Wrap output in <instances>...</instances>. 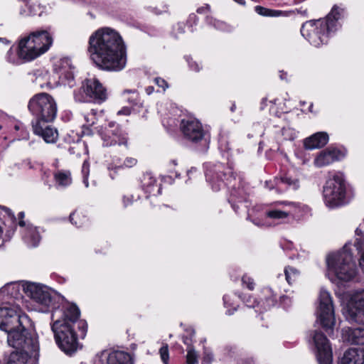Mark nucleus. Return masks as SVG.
<instances>
[{"mask_svg": "<svg viewBox=\"0 0 364 364\" xmlns=\"http://www.w3.org/2000/svg\"><path fill=\"white\" fill-rule=\"evenodd\" d=\"M87 51L100 69L119 72L127 64V48L120 34L110 28L94 32L89 38Z\"/></svg>", "mask_w": 364, "mask_h": 364, "instance_id": "f257e3e1", "label": "nucleus"}, {"mask_svg": "<svg viewBox=\"0 0 364 364\" xmlns=\"http://www.w3.org/2000/svg\"><path fill=\"white\" fill-rule=\"evenodd\" d=\"M80 315L77 306L70 304L52 311L51 330L57 345L65 353L76 351L78 337L84 338L86 335L87 325Z\"/></svg>", "mask_w": 364, "mask_h": 364, "instance_id": "f03ea898", "label": "nucleus"}, {"mask_svg": "<svg viewBox=\"0 0 364 364\" xmlns=\"http://www.w3.org/2000/svg\"><path fill=\"white\" fill-rule=\"evenodd\" d=\"M343 16V9L334 5L325 18L311 20L304 23L301 28V35L314 46L326 44L331 33L338 26V20Z\"/></svg>", "mask_w": 364, "mask_h": 364, "instance_id": "7ed1b4c3", "label": "nucleus"}, {"mask_svg": "<svg viewBox=\"0 0 364 364\" xmlns=\"http://www.w3.org/2000/svg\"><path fill=\"white\" fill-rule=\"evenodd\" d=\"M329 271L340 281L348 282L356 274V265L346 245L342 251L330 255L327 258Z\"/></svg>", "mask_w": 364, "mask_h": 364, "instance_id": "20e7f679", "label": "nucleus"}, {"mask_svg": "<svg viewBox=\"0 0 364 364\" xmlns=\"http://www.w3.org/2000/svg\"><path fill=\"white\" fill-rule=\"evenodd\" d=\"M31 325L20 326L7 333V343L16 350L31 353V355L36 357L38 355L39 343L37 334L29 328Z\"/></svg>", "mask_w": 364, "mask_h": 364, "instance_id": "39448f33", "label": "nucleus"}, {"mask_svg": "<svg viewBox=\"0 0 364 364\" xmlns=\"http://www.w3.org/2000/svg\"><path fill=\"white\" fill-rule=\"evenodd\" d=\"M28 108L35 117L33 122H52L57 115V103L51 95L46 92L33 95L28 102Z\"/></svg>", "mask_w": 364, "mask_h": 364, "instance_id": "423d86ee", "label": "nucleus"}, {"mask_svg": "<svg viewBox=\"0 0 364 364\" xmlns=\"http://www.w3.org/2000/svg\"><path fill=\"white\" fill-rule=\"evenodd\" d=\"M346 190L345 180L342 174H335L333 178L326 181L323 186L325 204L331 208L344 205L346 203Z\"/></svg>", "mask_w": 364, "mask_h": 364, "instance_id": "0eeeda50", "label": "nucleus"}, {"mask_svg": "<svg viewBox=\"0 0 364 364\" xmlns=\"http://www.w3.org/2000/svg\"><path fill=\"white\" fill-rule=\"evenodd\" d=\"M31 320L22 313L19 306L15 305H6L0 306V329L6 333L16 328L30 325Z\"/></svg>", "mask_w": 364, "mask_h": 364, "instance_id": "6e6552de", "label": "nucleus"}, {"mask_svg": "<svg viewBox=\"0 0 364 364\" xmlns=\"http://www.w3.org/2000/svg\"><path fill=\"white\" fill-rule=\"evenodd\" d=\"M23 290L28 296L37 303L46 307H51L52 311L55 309H61L58 304L61 300L60 297L46 286L29 283L23 287Z\"/></svg>", "mask_w": 364, "mask_h": 364, "instance_id": "1a4fd4ad", "label": "nucleus"}, {"mask_svg": "<svg viewBox=\"0 0 364 364\" xmlns=\"http://www.w3.org/2000/svg\"><path fill=\"white\" fill-rule=\"evenodd\" d=\"M75 99L80 102H92L102 103L107 99V91L97 79H85L77 92L75 93Z\"/></svg>", "mask_w": 364, "mask_h": 364, "instance_id": "9d476101", "label": "nucleus"}, {"mask_svg": "<svg viewBox=\"0 0 364 364\" xmlns=\"http://www.w3.org/2000/svg\"><path fill=\"white\" fill-rule=\"evenodd\" d=\"M183 137L194 144H200L207 149L210 142V135L205 131L201 123L196 119H183L180 124Z\"/></svg>", "mask_w": 364, "mask_h": 364, "instance_id": "9b49d317", "label": "nucleus"}, {"mask_svg": "<svg viewBox=\"0 0 364 364\" xmlns=\"http://www.w3.org/2000/svg\"><path fill=\"white\" fill-rule=\"evenodd\" d=\"M318 302L317 321L320 323L324 331L328 335H331L335 325V317L330 294L327 291L321 289L319 294Z\"/></svg>", "mask_w": 364, "mask_h": 364, "instance_id": "f8f14e48", "label": "nucleus"}, {"mask_svg": "<svg viewBox=\"0 0 364 364\" xmlns=\"http://www.w3.org/2000/svg\"><path fill=\"white\" fill-rule=\"evenodd\" d=\"M313 339L317 349L316 358L318 363L332 364V350L326 336L323 333L315 331Z\"/></svg>", "mask_w": 364, "mask_h": 364, "instance_id": "ddd939ff", "label": "nucleus"}, {"mask_svg": "<svg viewBox=\"0 0 364 364\" xmlns=\"http://www.w3.org/2000/svg\"><path fill=\"white\" fill-rule=\"evenodd\" d=\"M108 127L103 138L104 145L107 146L114 145L127 146V134L122 128L114 122H110L108 124Z\"/></svg>", "mask_w": 364, "mask_h": 364, "instance_id": "4468645a", "label": "nucleus"}, {"mask_svg": "<svg viewBox=\"0 0 364 364\" xmlns=\"http://www.w3.org/2000/svg\"><path fill=\"white\" fill-rule=\"evenodd\" d=\"M93 364H131V357L124 351H104L95 356Z\"/></svg>", "mask_w": 364, "mask_h": 364, "instance_id": "2eb2a0df", "label": "nucleus"}, {"mask_svg": "<svg viewBox=\"0 0 364 364\" xmlns=\"http://www.w3.org/2000/svg\"><path fill=\"white\" fill-rule=\"evenodd\" d=\"M346 317L349 321L352 322H363L364 291L355 296L353 300L348 304Z\"/></svg>", "mask_w": 364, "mask_h": 364, "instance_id": "dca6fc26", "label": "nucleus"}, {"mask_svg": "<svg viewBox=\"0 0 364 364\" xmlns=\"http://www.w3.org/2000/svg\"><path fill=\"white\" fill-rule=\"evenodd\" d=\"M28 38L31 40L33 46L38 53V57L46 52L53 43L51 36L46 31L33 32Z\"/></svg>", "mask_w": 364, "mask_h": 364, "instance_id": "f3484780", "label": "nucleus"}, {"mask_svg": "<svg viewBox=\"0 0 364 364\" xmlns=\"http://www.w3.org/2000/svg\"><path fill=\"white\" fill-rule=\"evenodd\" d=\"M46 122H32L34 134L41 136L46 143H55L58 132L55 128L47 124Z\"/></svg>", "mask_w": 364, "mask_h": 364, "instance_id": "a211bd4d", "label": "nucleus"}, {"mask_svg": "<svg viewBox=\"0 0 364 364\" xmlns=\"http://www.w3.org/2000/svg\"><path fill=\"white\" fill-rule=\"evenodd\" d=\"M17 54L19 58L26 61L32 60L38 57L31 40L28 37L21 39L18 43Z\"/></svg>", "mask_w": 364, "mask_h": 364, "instance_id": "6ab92c4d", "label": "nucleus"}, {"mask_svg": "<svg viewBox=\"0 0 364 364\" xmlns=\"http://www.w3.org/2000/svg\"><path fill=\"white\" fill-rule=\"evenodd\" d=\"M343 339L352 345H364V328H344Z\"/></svg>", "mask_w": 364, "mask_h": 364, "instance_id": "aec40b11", "label": "nucleus"}, {"mask_svg": "<svg viewBox=\"0 0 364 364\" xmlns=\"http://www.w3.org/2000/svg\"><path fill=\"white\" fill-rule=\"evenodd\" d=\"M341 363V364H364V349L349 348L344 353Z\"/></svg>", "mask_w": 364, "mask_h": 364, "instance_id": "412c9836", "label": "nucleus"}, {"mask_svg": "<svg viewBox=\"0 0 364 364\" xmlns=\"http://www.w3.org/2000/svg\"><path fill=\"white\" fill-rule=\"evenodd\" d=\"M328 141V135L326 132H317L304 141L306 149H319L324 146Z\"/></svg>", "mask_w": 364, "mask_h": 364, "instance_id": "4be33fe9", "label": "nucleus"}, {"mask_svg": "<svg viewBox=\"0 0 364 364\" xmlns=\"http://www.w3.org/2000/svg\"><path fill=\"white\" fill-rule=\"evenodd\" d=\"M221 166H218L216 176H214L212 175L211 171H207L206 172V178L207 180L213 182L215 178H216L218 181V183L214 186H213V188L215 191H218L220 188V186L224 180H228L230 178L233 177L235 178V176H233V173L232 172L230 168H227L226 171L221 170Z\"/></svg>", "mask_w": 364, "mask_h": 364, "instance_id": "5701e85b", "label": "nucleus"}, {"mask_svg": "<svg viewBox=\"0 0 364 364\" xmlns=\"http://www.w3.org/2000/svg\"><path fill=\"white\" fill-rule=\"evenodd\" d=\"M338 154L339 151L336 149L323 151L316 158L314 164L318 167L329 165L336 160H338Z\"/></svg>", "mask_w": 364, "mask_h": 364, "instance_id": "b1692460", "label": "nucleus"}, {"mask_svg": "<svg viewBox=\"0 0 364 364\" xmlns=\"http://www.w3.org/2000/svg\"><path fill=\"white\" fill-rule=\"evenodd\" d=\"M31 356L34 355H31V353L16 350L9 355L6 364H26Z\"/></svg>", "mask_w": 364, "mask_h": 364, "instance_id": "393cba45", "label": "nucleus"}, {"mask_svg": "<svg viewBox=\"0 0 364 364\" xmlns=\"http://www.w3.org/2000/svg\"><path fill=\"white\" fill-rule=\"evenodd\" d=\"M55 182L61 186H67L72 182L71 174L69 171H58L54 173Z\"/></svg>", "mask_w": 364, "mask_h": 364, "instance_id": "a878e982", "label": "nucleus"}, {"mask_svg": "<svg viewBox=\"0 0 364 364\" xmlns=\"http://www.w3.org/2000/svg\"><path fill=\"white\" fill-rule=\"evenodd\" d=\"M26 237L28 240H30L28 242L31 246H36L41 240V236L36 229V228L30 227L28 230L26 235Z\"/></svg>", "mask_w": 364, "mask_h": 364, "instance_id": "bb28decb", "label": "nucleus"}, {"mask_svg": "<svg viewBox=\"0 0 364 364\" xmlns=\"http://www.w3.org/2000/svg\"><path fill=\"white\" fill-rule=\"evenodd\" d=\"M284 273L286 279L289 284L295 282L299 277V272L296 268L292 267H286L284 269Z\"/></svg>", "mask_w": 364, "mask_h": 364, "instance_id": "cd10ccee", "label": "nucleus"}, {"mask_svg": "<svg viewBox=\"0 0 364 364\" xmlns=\"http://www.w3.org/2000/svg\"><path fill=\"white\" fill-rule=\"evenodd\" d=\"M255 11L259 15L263 16H278L282 13L280 11L269 9L261 6H256Z\"/></svg>", "mask_w": 364, "mask_h": 364, "instance_id": "c85d7f7f", "label": "nucleus"}, {"mask_svg": "<svg viewBox=\"0 0 364 364\" xmlns=\"http://www.w3.org/2000/svg\"><path fill=\"white\" fill-rule=\"evenodd\" d=\"M70 220L77 227H81L86 223L87 219L81 213L75 211L70 214Z\"/></svg>", "mask_w": 364, "mask_h": 364, "instance_id": "c756f323", "label": "nucleus"}, {"mask_svg": "<svg viewBox=\"0 0 364 364\" xmlns=\"http://www.w3.org/2000/svg\"><path fill=\"white\" fill-rule=\"evenodd\" d=\"M267 217L274 220H283L288 218L289 213L280 210H271L266 212Z\"/></svg>", "mask_w": 364, "mask_h": 364, "instance_id": "7c9ffc66", "label": "nucleus"}, {"mask_svg": "<svg viewBox=\"0 0 364 364\" xmlns=\"http://www.w3.org/2000/svg\"><path fill=\"white\" fill-rule=\"evenodd\" d=\"M96 114L97 112L94 109H92L90 112H88L84 114V120L85 121V124H82L83 128H87L90 126H92L96 122Z\"/></svg>", "mask_w": 364, "mask_h": 364, "instance_id": "2f4dec72", "label": "nucleus"}, {"mask_svg": "<svg viewBox=\"0 0 364 364\" xmlns=\"http://www.w3.org/2000/svg\"><path fill=\"white\" fill-rule=\"evenodd\" d=\"M136 163L137 160L136 159L132 157H128L124 160V164L122 165H115L113 169H114V171L117 172L123 168H132L136 164Z\"/></svg>", "mask_w": 364, "mask_h": 364, "instance_id": "473e14b6", "label": "nucleus"}, {"mask_svg": "<svg viewBox=\"0 0 364 364\" xmlns=\"http://www.w3.org/2000/svg\"><path fill=\"white\" fill-rule=\"evenodd\" d=\"M186 363L187 364L198 363V355L192 347L187 348Z\"/></svg>", "mask_w": 364, "mask_h": 364, "instance_id": "72a5a7b5", "label": "nucleus"}, {"mask_svg": "<svg viewBox=\"0 0 364 364\" xmlns=\"http://www.w3.org/2000/svg\"><path fill=\"white\" fill-rule=\"evenodd\" d=\"M75 67L72 65L71 60L68 58H64L60 60L59 69L60 72H65L68 70H73Z\"/></svg>", "mask_w": 364, "mask_h": 364, "instance_id": "f704fd0d", "label": "nucleus"}, {"mask_svg": "<svg viewBox=\"0 0 364 364\" xmlns=\"http://www.w3.org/2000/svg\"><path fill=\"white\" fill-rule=\"evenodd\" d=\"M159 354L161 356V359L164 364L168 363L169 359V353H168V346L165 343L162 346V347L159 349Z\"/></svg>", "mask_w": 364, "mask_h": 364, "instance_id": "c9c22d12", "label": "nucleus"}, {"mask_svg": "<svg viewBox=\"0 0 364 364\" xmlns=\"http://www.w3.org/2000/svg\"><path fill=\"white\" fill-rule=\"evenodd\" d=\"M90 173V164L87 161H85L82 166V174L83 178V183L86 187H88V176Z\"/></svg>", "mask_w": 364, "mask_h": 364, "instance_id": "e433bc0d", "label": "nucleus"}, {"mask_svg": "<svg viewBox=\"0 0 364 364\" xmlns=\"http://www.w3.org/2000/svg\"><path fill=\"white\" fill-rule=\"evenodd\" d=\"M211 23L213 25V26L215 28H217L218 30H222V31H229L230 30V26L223 21L215 19V20H213V22H211Z\"/></svg>", "mask_w": 364, "mask_h": 364, "instance_id": "4c0bfd02", "label": "nucleus"}, {"mask_svg": "<svg viewBox=\"0 0 364 364\" xmlns=\"http://www.w3.org/2000/svg\"><path fill=\"white\" fill-rule=\"evenodd\" d=\"M282 133L284 138L289 140H293L296 137L295 132L290 128H283Z\"/></svg>", "mask_w": 364, "mask_h": 364, "instance_id": "58836bf2", "label": "nucleus"}, {"mask_svg": "<svg viewBox=\"0 0 364 364\" xmlns=\"http://www.w3.org/2000/svg\"><path fill=\"white\" fill-rule=\"evenodd\" d=\"M154 82L159 87H161L164 91H165L168 87V82L161 77H156L154 79Z\"/></svg>", "mask_w": 364, "mask_h": 364, "instance_id": "ea45409f", "label": "nucleus"}, {"mask_svg": "<svg viewBox=\"0 0 364 364\" xmlns=\"http://www.w3.org/2000/svg\"><path fill=\"white\" fill-rule=\"evenodd\" d=\"M242 281L243 282V284H247V287L250 289V290H253L254 289V287H255V283L252 280V279L247 277V276H244L242 279Z\"/></svg>", "mask_w": 364, "mask_h": 364, "instance_id": "a19ab883", "label": "nucleus"}, {"mask_svg": "<svg viewBox=\"0 0 364 364\" xmlns=\"http://www.w3.org/2000/svg\"><path fill=\"white\" fill-rule=\"evenodd\" d=\"M188 62L189 67L192 70H193L196 72L200 71V68L199 65L196 61H193V60H188Z\"/></svg>", "mask_w": 364, "mask_h": 364, "instance_id": "79ce46f5", "label": "nucleus"}, {"mask_svg": "<svg viewBox=\"0 0 364 364\" xmlns=\"http://www.w3.org/2000/svg\"><path fill=\"white\" fill-rule=\"evenodd\" d=\"M132 113V109L129 107H124L117 112L118 115H129Z\"/></svg>", "mask_w": 364, "mask_h": 364, "instance_id": "37998d69", "label": "nucleus"}, {"mask_svg": "<svg viewBox=\"0 0 364 364\" xmlns=\"http://www.w3.org/2000/svg\"><path fill=\"white\" fill-rule=\"evenodd\" d=\"M60 74L62 75H64V77L68 80H73L74 78V75H73V70H68L67 71L65 72H61Z\"/></svg>", "mask_w": 364, "mask_h": 364, "instance_id": "c03bdc74", "label": "nucleus"}, {"mask_svg": "<svg viewBox=\"0 0 364 364\" xmlns=\"http://www.w3.org/2000/svg\"><path fill=\"white\" fill-rule=\"evenodd\" d=\"M355 246L356 247L358 250H360L363 249V242L360 238H357L355 242Z\"/></svg>", "mask_w": 364, "mask_h": 364, "instance_id": "a18cd8bd", "label": "nucleus"}, {"mask_svg": "<svg viewBox=\"0 0 364 364\" xmlns=\"http://www.w3.org/2000/svg\"><path fill=\"white\" fill-rule=\"evenodd\" d=\"M132 197L129 198V197L124 196V198H123V202H124V206L126 207V206L129 205V204H131L132 203Z\"/></svg>", "mask_w": 364, "mask_h": 364, "instance_id": "49530a36", "label": "nucleus"}, {"mask_svg": "<svg viewBox=\"0 0 364 364\" xmlns=\"http://www.w3.org/2000/svg\"><path fill=\"white\" fill-rule=\"evenodd\" d=\"M183 343L188 346V348L192 347L191 346V338L188 337H183Z\"/></svg>", "mask_w": 364, "mask_h": 364, "instance_id": "de8ad7c7", "label": "nucleus"}, {"mask_svg": "<svg viewBox=\"0 0 364 364\" xmlns=\"http://www.w3.org/2000/svg\"><path fill=\"white\" fill-rule=\"evenodd\" d=\"M154 90V88L153 86H149L146 88V92L148 95H151Z\"/></svg>", "mask_w": 364, "mask_h": 364, "instance_id": "09e8293b", "label": "nucleus"}, {"mask_svg": "<svg viewBox=\"0 0 364 364\" xmlns=\"http://www.w3.org/2000/svg\"><path fill=\"white\" fill-rule=\"evenodd\" d=\"M146 178H149V179H150V180H151V182H150V184H151V185H153L154 183H155L156 182V181L155 179L152 178H151V176H144V180H145V179H146Z\"/></svg>", "mask_w": 364, "mask_h": 364, "instance_id": "8fccbe9b", "label": "nucleus"}, {"mask_svg": "<svg viewBox=\"0 0 364 364\" xmlns=\"http://www.w3.org/2000/svg\"><path fill=\"white\" fill-rule=\"evenodd\" d=\"M170 163L173 166H176L178 164L177 161L176 159L171 160Z\"/></svg>", "mask_w": 364, "mask_h": 364, "instance_id": "3c124183", "label": "nucleus"}, {"mask_svg": "<svg viewBox=\"0 0 364 364\" xmlns=\"http://www.w3.org/2000/svg\"><path fill=\"white\" fill-rule=\"evenodd\" d=\"M235 108H236V106H235V104L234 103V104H232V105L230 107L231 112H234L235 110Z\"/></svg>", "mask_w": 364, "mask_h": 364, "instance_id": "603ef678", "label": "nucleus"}, {"mask_svg": "<svg viewBox=\"0 0 364 364\" xmlns=\"http://www.w3.org/2000/svg\"><path fill=\"white\" fill-rule=\"evenodd\" d=\"M287 75L286 73L282 72V74L280 75V78L282 80H284L285 79V76L284 75Z\"/></svg>", "mask_w": 364, "mask_h": 364, "instance_id": "864d4df0", "label": "nucleus"}, {"mask_svg": "<svg viewBox=\"0 0 364 364\" xmlns=\"http://www.w3.org/2000/svg\"><path fill=\"white\" fill-rule=\"evenodd\" d=\"M18 217H19V218L22 219L24 217V213L23 212H20L18 213Z\"/></svg>", "mask_w": 364, "mask_h": 364, "instance_id": "5fc2aeb1", "label": "nucleus"}, {"mask_svg": "<svg viewBox=\"0 0 364 364\" xmlns=\"http://www.w3.org/2000/svg\"><path fill=\"white\" fill-rule=\"evenodd\" d=\"M18 224L21 227L25 226V222L23 220H22L19 221Z\"/></svg>", "mask_w": 364, "mask_h": 364, "instance_id": "6e6d98bb", "label": "nucleus"}, {"mask_svg": "<svg viewBox=\"0 0 364 364\" xmlns=\"http://www.w3.org/2000/svg\"><path fill=\"white\" fill-rule=\"evenodd\" d=\"M355 233L358 235H360L362 234V232L361 230L359 229V228H357L356 230H355Z\"/></svg>", "mask_w": 364, "mask_h": 364, "instance_id": "4d7b16f0", "label": "nucleus"}, {"mask_svg": "<svg viewBox=\"0 0 364 364\" xmlns=\"http://www.w3.org/2000/svg\"><path fill=\"white\" fill-rule=\"evenodd\" d=\"M235 1L240 3V4H244V0H235Z\"/></svg>", "mask_w": 364, "mask_h": 364, "instance_id": "13d9d810", "label": "nucleus"}, {"mask_svg": "<svg viewBox=\"0 0 364 364\" xmlns=\"http://www.w3.org/2000/svg\"><path fill=\"white\" fill-rule=\"evenodd\" d=\"M312 107H313V103H311V104L310 105V107H309V111H310L311 112H313V111H312Z\"/></svg>", "mask_w": 364, "mask_h": 364, "instance_id": "bf43d9fd", "label": "nucleus"}, {"mask_svg": "<svg viewBox=\"0 0 364 364\" xmlns=\"http://www.w3.org/2000/svg\"><path fill=\"white\" fill-rule=\"evenodd\" d=\"M282 181L289 183L288 178L282 179Z\"/></svg>", "mask_w": 364, "mask_h": 364, "instance_id": "052dcab7", "label": "nucleus"}, {"mask_svg": "<svg viewBox=\"0 0 364 364\" xmlns=\"http://www.w3.org/2000/svg\"><path fill=\"white\" fill-rule=\"evenodd\" d=\"M228 315H231V314H232V311H231L230 310H228Z\"/></svg>", "mask_w": 364, "mask_h": 364, "instance_id": "680f3d73", "label": "nucleus"}, {"mask_svg": "<svg viewBox=\"0 0 364 364\" xmlns=\"http://www.w3.org/2000/svg\"><path fill=\"white\" fill-rule=\"evenodd\" d=\"M19 129V126L18 125H16L15 126V129L18 130Z\"/></svg>", "mask_w": 364, "mask_h": 364, "instance_id": "e2e57ef3", "label": "nucleus"}, {"mask_svg": "<svg viewBox=\"0 0 364 364\" xmlns=\"http://www.w3.org/2000/svg\"><path fill=\"white\" fill-rule=\"evenodd\" d=\"M200 11H202V9H198L197 10V12H198V13H200Z\"/></svg>", "mask_w": 364, "mask_h": 364, "instance_id": "0e129e2a", "label": "nucleus"}]
</instances>
